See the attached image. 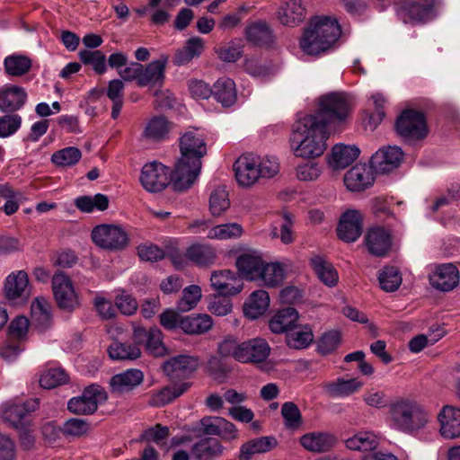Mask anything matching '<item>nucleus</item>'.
Masks as SVG:
<instances>
[{
	"instance_id": "603ef678",
	"label": "nucleus",
	"mask_w": 460,
	"mask_h": 460,
	"mask_svg": "<svg viewBox=\"0 0 460 460\" xmlns=\"http://www.w3.org/2000/svg\"><path fill=\"white\" fill-rule=\"evenodd\" d=\"M109 356L116 360H134L140 357L141 351L137 345L113 341L108 349Z\"/></svg>"
},
{
	"instance_id": "2f4dec72",
	"label": "nucleus",
	"mask_w": 460,
	"mask_h": 460,
	"mask_svg": "<svg viewBox=\"0 0 460 460\" xmlns=\"http://www.w3.org/2000/svg\"><path fill=\"white\" fill-rule=\"evenodd\" d=\"M298 321V313L292 307L278 311L270 320L269 326L274 333H286L296 327Z\"/></svg>"
},
{
	"instance_id": "ddd939ff",
	"label": "nucleus",
	"mask_w": 460,
	"mask_h": 460,
	"mask_svg": "<svg viewBox=\"0 0 460 460\" xmlns=\"http://www.w3.org/2000/svg\"><path fill=\"white\" fill-rule=\"evenodd\" d=\"M435 0H403L398 15L404 22H422L432 18Z\"/></svg>"
},
{
	"instance_id": "c85d7f7f",
	"label": "nucleus",
	"mask_w": 460,
	"mask_h": 460,
	"mask_svg": "<svg viewBox=\"0 0 460 460\" xmlns=\"http://www.w3.org/2000/svg\"><path fill=\"white\" fill-rule=\"evenodd\" d=\"M144 375L138 369H128L113 376L110 381L111 392L123 394L133 390L143 382Z\"/></svg>"
},
{
	"instance_id": "0eeeda50",
	"label": "nucleus",
	"mask_w": 460,
	"mask_h": 460,
	"mask_svg": "<svg viewBox=\"0 0 460 460\" xmlns=\"http://www.w3.org/2000/svg\"><path fill=\"white\" fill-rule=\"evenodd\" d=\"M52 290L59 308L72 312L80 306L79 296L67 275L62 272L54 274L52 277Z\"/></svg>"
},
{
	"instance_id": "4c0bfd02",
	"label": "nucleus",
	"mask_w": 460,
	"mask_h": 460,
	"mask_svg": "<svg viewBox=\"0 0 460 460\" xmlns=\"http://www.w3.org/2000/svg\"><path fill=\"white\" fill-rule=\"evenodd\" d=\"M311 266L319 279L328 287H334L338 283V272L332 264L319 255L310 260Z\"/></svg>"
},
{
	"instance_id": "a211bd4d",
	"label": "nucleus",
	"mask_w": 460,
	"mask_h": 460,
	"mask_svg": "<svg viewBox=\"0 0 460 460\" xmlns=\"http://www.w3.org/2000/svg\"><path fill=\"white\" fill-rule=\"evenodd\" d=\"M263 263L260 252L253 249L243 251L235 261L239 274L250 281H257Z\"/></svg>"
},
{
	"instance_id": "de8ad7c7",
	"label": "nucleus",
	"mask_w": 460,
	"mask_h": 460,
	"mask_svg": "<svg viewBox=\"0 0 460 460\" xmlns=\"http://www.w3.org/2000/svg\"><path fill=\"white\" fill-rule=\"evenodd\" d=\"M313 340L314 334L308 326H297L296 324V327L286 335L288 346L296 349L308 347Z\"/></svg>"
},
{
	"instance_id": "680f3d73",
	"label": "nucleus",
	"mask_w": 460,
	"mask_h": 460,
	"mask_svg": "<svg viewBox=\"0 0 460 460\" xmlns=\"http://www.w3.org/2000/svg\"><path fill=\"white\" fill-rule=\"evenodd\" d=\"M281 415L285 420L286 427L288 429H296L302 423L300 410L292 402L283 403L281 407Z\"/></svg>"
},
{
	"instance_id": "cd10ccee",
	"label": "nucleus",
	"mask_w": 460,
	"mask_h": 460,
	"mask_svg": "<svg viewBox=\"0 0 460 460\" xmlns=\"http://www.w3.org/2000/svg\"><path fill=\"white\" fill-rule=\"evenodd\" d=\"M29 279L24 270H18L9 274L4 282L5 296L9 300L26 298L28 292Z\"/></svg>"
},
{
	"instance_id": "0e129e2a",
	"label": "nucleus",
	"mask_w": 460,
	"mask_h": 460,
	"mask_svg": "<svg viewBox=\"0 0 460 460\" xmlns=\"http://www.w3.org/2000/svg\"><path fill=\"white\" fill-rule=\"evenodd\" d=\"M163 333L157 328L149 330V336L146 342V349L155 357H162L166 353V348L163 343Z\"/></svg>"
},
{
	"instance_id": "4468645a",
	"label": "nucleus",
	"mask_w": 460,
	"mask_h": 460,
	"mask_svg": "<svg viewBox=\"0 0 460 460\" xmlns=\"http://www.w3.org/2000/svg\"><path fill=\"white\" fill-rule=\"evenodd\" d=\"M197 358L189 355H179L164 361L162 368L171 381L185 379L198 367Z\"/></svg>"
},
{
	"instance_id": "a19ab883",
	"label": "nucleus",
	"mask_w": 460,
	"mask_h": 460,
	"mask_svg": "<svg viewBox=\"0 0 460 460\" xmlns=\"http://www.w3.org/2000/svg\"><path fill=\"white\" fill-rule=\"evenodd\" d=\"M285 276V270L280 263L264 262L257 281H261L262 285L267 288H276L283 283Z\"/></svg>"
},
{
	"instance_id": "052dcab7",
	"label": "nucleus",
	"mask_w": 460,
	"mask_h": 460,
	"mask_svg": "<svg viewBox=\"0 0 460 460\" xmlns=\"http://www.w3.org/2000/svg\"><path fill=\"white\" fill-rule=\"evenodd\" d=\"M90 423L79 418H71L62 426L61 431L64 436L71 438H80L90 431Z\"/></svg>"
},
{
	"instance_id": "a878e982",
	"label": "nucleus",
	"mask_w": 460,
	"mask_h": 460,
	"mask_svg": "<svg viewBox=\"0 0 460 460\" xmlns=\"http://www.w3.org/2000/svg\"><path fill=\"white\" fill-rule=\"evenodd\" d=\"M31 325L40 332L48 330L52 325L51 305L43 296H37L31 305Z\"/></svg>"
},
{
	"instance_id": "4d7b16f0",
	"label": "nucleus",
	"mask_w": 460,
	"mask_h": 460,
	"mask_svg": "<svg viewBox=\"0 0 460 460\" xmlns=\"http://www.w3.org/2000/svg\"><path fill=\"white\" fill-rule=\"evenodd\" d=\"M201 298V288L198 285H190L185 288L177 303V308L181 312L193 309Z\"/></svg>"
},
{
	"instance_id": "338daca9",
	"label": "nucleus",
	"mask_w": 460,
	"mask_h": 460,
	"mask_svg": "<svg viewBox=\"0 0 460 460\" xmlns=\"http://www.w3.org/2000/svg\"><path fill=\"white\" fill-rule=\"evenodd\" d=\"M370 101L376 111L369 117L368 123L372 128H375L385 117V107L387 100L382 93H376L371 95Z\"/></svg>"
},
{
	"instance_id": "20e7f679",
	"label": "nucleus",
	"mask_w": 460,
	"mask_h": 460,
	"mask_svg": "<svg viewBox=\"0 0 460 460\" xmlns=\"http://www.w3.org/2000/svg\"><path fill=\"white\" fill-rule=\"evenodd\" d=\"M386 421L393 429L413 433L428 425L429 414L415 399L397 397L388 404Z\"/></svg>"
},
{
	"instance_id": "3c124183",
	"label": "nucleus",
	"mask_w": 460,
	"mask_h": 460,
	"mask_svg": "<svg viewBox=\"0 0 460 460\" xmlns=\"http://www.w3.org/2000/svg\"><path fill=\"white\" fill-rule=\"evenodd\" d=\"M209 211L212 216L222 215L230 206L228 192L225 186L215 187L209 195Z\"/></svg>"
},
{
	"instance_id": "8fccbe9b",
	"label": "nucleus",
	"mask_w": 460,
	"mask_h": 460,
	"mask_svg": "<svg viewBox=\"0 0 460 460\" xmlns=\"http://www.w3.org/2000/svg\"><path fill=\"white\" fill-rule=\"evenodd\" d=\"M243 233V226L238 223H226L212 226L207 237L212 240H228L239 238Z\"/></svg>"
},
{
	"instance_id": "f257e3e1",
	"label": "nucleus",
	"mask_w": 460,
	"mask_h": 460,
	"mask_svg": "<svg viewBox=\"0 0 460 460\" xmlns=\"http://www.w3.org/2000/svg\"><path fill=\"white\" fill-rule=\"evenodd\" d=\"M181 157L172 175V188L183 191L190 188L201 169V158L207 154L203 133L198 128H189L179 140Z\"/></svg>"
},
{
	"instance_id": "5701e85b",
	"label": "nucleus",
	"mask_w": 460,
	"mask_h": 460,
	"mask_svg": "<svg viewBox=\"0 0 460 460\" xmlns=\"http://www.w3.org/2000/svg\"><path fill=\"white\" fill-rule=\"evenodd\" d=\"M210 281L213 288L222 296L236 295L243 288L242 279L227 270L212 273Z\"/></svg>"
},
{
	"instance_id": "69168bd1",
	"label": "nucleus",
	"mask_w": 460,
	"mask_h": 460,
	"mask_svg": "<svg viewBox=\"0 0 460 460\" xmlns=\"http://www.w3.org/2000/svg\"><path fill=\"white\" fill-rule=\"evenodd\" d=\"M215 52L223 62H235L242 57L243 46L232 41L226 46L216 48Z\"/></svg>"
},
{
	"instance_id": "f03ea898",
	"label": "nucleus",
	"mask_w": 460,
	"mask_h": 460,
	"mask_svg": "<svg viewBox=\"0 0 460 460\" xmlns=\"http://www.w3.org/2000/svg\"><path fill=\"white\" fill-rule=\"evenodd\" d=\"M331 131L315 115L299 118L293 125L290 137L295 155L302 158L321 156L326 150Z\"/></svg>"
},
{
	"instance_id": "72a5a7b5",
	"label": "nucleus",
	"mask_w": 460,
	"mask_h": 460,
	"mask_svg": "<svg viewBox=\"0 0 460 460\" xmlns=\"http://www.w3.org/2000/svg\"><path fill=\"white\" fill-rule=\"evenodd\" d=\"M359 153L356 146L336 144L332 149L329 164L334 169H343L352 164Z\"/></svg>"
},
{
	"instance_id": "f3484780",
	"label": "nucleus",
	"mask_w": 460,
	"mask_h": 460,
	"mask_svg": "<svg viewBox=\"0 0 460 460\" xmlns=\"http://www.w3.org/2000/svg\"><path fill=\"white\" fill-rule=\"evenodd\" d=\"M259 157L252 155H241L234 164L235 179L239 185L251 187L260 179Z\"/></svg>"
},
{
	"instance_id": "393cba45",
	"label": "nucleus",
	"mask_w": 460,
	"mask_h": 460,
	"mask_svg": "<svg viewBox=\"0 0 460 460\" xmlns=\"http://www.w3.org/2000/svg\"><path fill=\"white\" fill-rule=\"evenodd\" d=\"M439 432L447 439L460 437V408L444 406L438 415Z\"/></svg>"
},
{
	"instance_id": "c9c22d12",
	"label": "nucleus",
	"mask_w": 460,
	"mask_h": 460,
	"mask_svg": "<svg viewBox=\"0 0 460 460\" xmlns=\"http://www.w3.org/2000/svg\"><path fill=\"white\" fill-rule=\"evenodd\" d=\"M213 324L210 315L198 314L181 318L180 328L187 334H203L211 330Z\"/></svg>"
},
{
	"instance_id": "6e6d98bb",
	"label": "nucleus",
	"mask_w": 460,
	"mask_h": 460,
	"mask_svg": "<svg viewBox=\"0 0 460 460\" xmlns=\"http://www.w3.org/2000/svg\"><path fill=\"white\" fill-rule=\"evenodd\" d=\"M78 55L80 61L92 66L97 74L102 75L106 71V57L101 50L82 49Z\"/></svg>"
},
{
	"instance_id": "2eb2a0df",
	"label": "nucleus",
	"mask_w": 460,
	"mask_h": 460,
	"mask_svg": "<svg viewBox=\"0 0 460 460\" xmlns=\"http://www.w3.org/2000/svg\"><path fill=\"white\" fill-rule=\"evenodd\" d=\"M375 169L366 164H357L344 175V183L350 191L361 192L370 188L375 181Z\"/></svg>"
},
{
	"instance_id": "dca6fc26",
	"label": "nucleus",
	"mask_w": 460,
	"mask_h": 460,
	"mask_svg": "<svg viewBox=\"0 0 460 460\" xmlns=\"http://www.w3.org/2000/svg\"><path fill=\"white\" fill-rule=\"evenodd\" d=\"M276 17L284 26H298L306 17V6L304 0H281Z\"/></svg>"
},
{
	"instance_id": "412c9836",
	"label": "nucleus",
	"mask_w": 460,
	"mask_h": 460,
	"mask_svg": "<svg viewBox=\"0 0 460 460\" xmlns=\"http://www.w3.org/2000/svg\"><path fill=\"white\" fill-rule=\"evenodd\" d=\"M270 348L266 340L253 338L241 342V351L237 355V361L241 363L263 362L270 355Z\"/></svg>"
},
{
	"instance_id": "7ed1b4c3",
	"label": "nucleus",
	"mask_w": 460,
	"mask_h": 460,
	"mask_svg": "<svg viewBox=\"0 0 460 460\" xmlns=\"http://www.w3.org/2000/svg\"><path fill=\"white\" fill-rule=\"evenodd\" d=\"M341 33V26L336 18L315 16L304 29L299 47L307 55L321 56L333 47Z\"/></svg>"
},
{
	"instance_id": "58836bf2",
	"label": "nucleus",
	"mask_w": 460,
	"mask_h": 460,
	"mask_svg": "<svg viewBox=\"0 0 460 460\" xmlns=\"http://www.w3.org/2000/svg\"><path fill=\"white\" fill-rule=\"evenodd\" d=\"M212 95L224 107H229L236 102L234 82L227 77L219 78L213 86Z\"/></svg>"
},
{
	"instance_id": "864d4df0",
	"label": "nucleus",
	"mask_w": 460,
	"mask_h": 460,
	"mask_svg": "<svg viewBox=\"0 0 460 460\" xmlns=\"http://www.w3.org/2000/svg\"><path fill=\"white\" fill-rule=\"evenodd\" d=\"M378 281L383 290L394 292L401 286L402 276L397 268L385 267L378 275Z\"/></svg>"
},
{
	"instance_id": "f8f14e48",
	"label": "nucleus",
	"mask_w": 460,
	"mask_h": 460,
	"mask_svg": "<svg viewBox=\"0 0 460 460\" xmlns=\"http://www.w3.org/2000/svg\"><path fill=\"white\" fill-rule=\"evenodd\" d=\"M429 282L436 290L449 292L456 288L460 282V273L453 263H443L434 267L429 275Z\"/></svg>"
},
{
	"instance_id": "13d9d810",
	"label": "nucleus",
	"mask_w": 460,
	"mask_h": 460,
	"mask_svg": "<svg viewBox=\"0 0 460 460\" xmlns=\"http://www.w3.org/2000/svg\"><path fill=\"white\" fill-rule=\"evenodd\" d=\"M81 151L75 146H69L55 152L51 155V161L58 166H72L81 159Z\"/></svg>"
},
{
	"instance_id": "bb28decb",
	"label": "nucleus",
	"mask_w": 460,
	"mask_h": 460,
	"mask_svg": "<svg viewBox=\"0 0 460 460\" xmlns=\"http://www.w3.org/2000/svg\"><path fill=\"white\" fill-rule=\"evenodd\" d=\"M168 57L162 55L157 60L150 62L145 68L141 65L139 86L161 85L164 80V71Z\"/></svg>"
},
{
	"instance_id": "423d86ee",
	"label": "nucleus",
	"mask_w": 460,
	"mask_h": 460,
	"mask_svg": "<svg viewBox=\"0 0 460 460\" xmlns=\"http://www.w3.org/2000/svg\"><path fill=\"white\" fill-rule=\"evenodd\" d=\"M93 242L104 250L120 251L125 249L129 242L125 229L118 225L102 224L96 226L91 234Z\"/></svg>"
},
{
	"instance_id": "9d476101",
	"label": "nucleus",
	"mask_w": 460,
	"mask_h": 460,
	"mask_svg": "<svg viewBox=\"0 0 460 460\" xmlns=\"http://www.w3.org/2000/svg\"><path fill=\"white\" fill-rule=\"evenodd\" d=\"M397 133L408 139H421L428 134L424 115L421 112L406 110L396 120Z\"/></svg>"
},
{
	"instance_id": "c756f323",
	"label": "nucleus",
	"mask_w": 460,
	"mask_h": 460,
	"mask_svg": "<svg viewBox=\"0 0 460 460\" xmlns=\"http://www.w3.org/2000/svg\"><path fill=\"white\" fill-rule=\"evenodd\" d=\"M27 94L22 87L10 85L0 91V111L13 112L21 109L26 102Z\"/></svg>"
},
{
	"instance_id": "ea45409f",
	"label": "nucleus",
	"mask_w": 460,
	"mask_h": 460,
	"mask_svg": "<svg viewBox=\"0 0 460 460\" xmlns=\"http://www.w3.org/2000/svg\"><path fill=\"white\" fill-rule=\"evenodd\" d=\"M270 305V296L265 290L253 291L244 305V314L250 319H257L264 314Z\"/></svg>"
},
{
	"instance_id": "1a4fd4ad",
	"label": "nucleus",
	"mask_w": 460,
	"mask_h": 460,
	"mask_svg": "<svg viewBox=\"0 0 460 460\" xmlns=\"http://www.w3.org/2000/svg\"><path fill=\"white\" fill-rule=\"evenodd\" d=\"M170 169L158 162L146 164L140 174V183L148 192H159L164 190L172 181Z\"/></svg>"
},
{
	"instance_id": "09e8293b",
	"label": "nucleus",
	"mask_w": 460,
	"mask_h": 460,
	"mask_svg": "<svg viewBox=\"0 0 460 460\" xmlns=\"http://www.w3.org/2000/svg\"><path fill=\"white\" fill-rule=\"evenodd\" d=\"M282 223L280 228L272 226L270 230V237L272 239H280L284 244H290L295 240V234L293 231L294 217L291 213L284 211L281 214Z\"/></svg>"
},
{
	"instance_id": "49530a36",
	"label": "nucleus",
	"mask_w": 460,
	"mask_h": 460,
	"mask_svg": "<svg viewBox=\"0 0 460 460\" xmlns=\"http://www.w3.org/2000/svg\"><path fill=\"white\" fill-rule=\"evenodd\" d=\"M170 128V122L165 117L155 116L146 123L143 136L154 141L162 140L168 135Z\"/></svg>"
},
{
	"instance_id": "c03bdc74",
	"label": "nucleus",
	"mask_w": 460,
	"mask_h": 460,
	"mask_svg": "<svg viewBox=\"0 0 460 460\" xmlns=\"http://www.w3.org/2000/svg\"><path fill=\"white\" fill-rule=\"evenodd\" d=\"M186 257L197 265L207 266L214 262L216 252L208 244L193 243L187 249Z\"/></svg>"
},
{
	"instance_id": "5fc2aeb1",
	"label": "nucleus",
	"mask_w": 460,
	"mask_h": 460,
	"mask_svg": "<svg viewBox=\"0 0 460 460\" xmlns=\"http://www.w3.org/2000/svg\"><path fill=\"white\" fill-rule=\"evenodd\" d=\"M4 65L8 75L18 76L30 70L31 61L25 56L11 55L4 58Z\"/></svg>"
},
{
	"instance_id": "b1692460",
	"label": "nucleus",
	"mask_w": 460,
	"mask_h": 460,
	"mask_svg": "<svg viewBox=\"0 0 460 460\" xmlns=\"http://www.w3.org/2000/svg\"><path fill=\"white\" fill-rule=\"evenodd\" d=\"M340 239L347 243H353L358 239L362 233V217L358 210L346 211L340 219L338 226Z\"/></svg>"
},
{
	"instance_id": "39448f33",
	"label": "nucleus",
	"mask_w": 460,
	"mask_h": 460,
	"mask_svg": "<svg viewBox=\"0 0 460 460\" xmlns=\"http://www.w3.org/2000/svg\"><path fill=\"white\" fill-rule=\"evenodd\" d=\"M353 99L345 92H331L317 98L315 115L322 123L332 131L342 129L350 119Z\"/></svg>"
},
{
	"instance_id": "37998d69",
	"label": "nucleus",
	"mask_w": 460,
	"mask_h": 460,
	"mask_svg": "<svg viewBox=\"0 0 460 460\" xmlns=\"http://www.w3.org/2000/svg\"><path fill=\"white\" fill-rule=\"evenodd\" d=\"M379 445V438L372 431H359L346 440V447L351 450L370 451Z\"/></svg>"
},
{
	"instance_id": "9b49d317",
	"label": "nucleus",
	"mask_w": 460,
	"mask_h": 460,
	"mask_svg": "<svg viewBox=\"0 0 460 460\" xmlns=\"http://www.w3.org/2000/svg\"><path fill=\"white\" fill-rule=\"evenodd\" d=\"M107 399L104 390L97 385L86 387L81 395L73 397L67 403L68 410L75 414H92L98 404Z\"/></svg>"
},
{
	"instance_id": "bf43d9fd",
	"label": "nucleus",
	"mask_w": 460,
	"mask_h": 460,
	"mask_svg": "<svg viewBox=\"0 0 460 460\" xmlns=\"http://www.w3.org/2000/svg\"><path fill=\"white\" fill-rule=\"evenodd\" d=\"M68 379L67 374L60 367L45 370L40 377V385L45 389H52L65 384Z\"/></svg>"
},
{
	"instance_id": "6ab92c4d",
	"label": "nucleus",
	"mask_w": 460,
	"mask_h": 460,
	"mask_svg": "<svg viewBox=\"0 0 460 460\" xmlns=\"http://www.w3.org/2000/svg\"><path fill=\"white\" fill-rule=\"evenodd\" d=\"M403 157L402 150L398 146H387L377 150L370 163L376 172L385 173L397 168Z\"/></svg>"
},
{
	"instance_id": "f704fd0d",
	"label": "nucleus",
	"mask_w": 460,
	"mask_h": 460,
	"mask_svg": "<svg viewBox=\"0 0 460 460\" xmlns=\"http://www.w3.org/2000/svg\"><path fill=\"white\" fill-rule=\"evenodd\" d=\"M277 444V439L274 437H261L251 439L241 446L239 459L250 460L256 454H263L272 450Z\"/></svg>"
},
{
	"instance_id": "774afa93",
	"label": "nucleus",
	"mask_w": 460,
	"mask_h": 460,
	"mask_svg": "<svg viewBox=\"0 0 460 460\" xmlns=\"http://www.w3.org/2000/svg\"><path fill=\"white\" fill-rule=\"evenodd\" d=\"M137 254L142 261H158L164 257V250L151 243L139 244Z\"/></svg>"
},
{
	"instance_id": "e2e57ef3",
	"label": "nucleus",
	"mask_w": 460,
	"mask_h": 460,
	"mask_svg": "<svg viewBox=\"0 0 460 460\" xmlns=\"http://www.w3.org/2000/svg\"><path fill=\"white\" fill-rule=\"evenodd\" d=\"M443 335L441 331H438V333L431 332L429 335H417L409 341V349L413 353H419L426 347L435 344Z\"/></svg>"
},
{
	"instance_id": "473e14b6",
	"label": "nucleus",
	"mask_w": 460,
	"mask_h": 460,
	"mask_svg": "<svg viewBox=\"0 0 460 460\" xmlns=\"http://www.w3.org/2000/svg\"><path fill=\"white\" fill-rule=\"evenodd\" d=\"M189 387L190 385L184 382L172 385H167L160 390L152 391L149 394L148 404L154 407L164 406L172 402L177 397L183 394Z\"/></svg>"
},
{
	"instance_id": "a18cd8bd",
	"label": "nucleus",
	"mask_w": 460,
	"mask_h": 460,
	"mask_svg": "<svg viewBox=\"0 0 460 460\" xmlns=\"http://www.w3.org/2000/svg\"><path fill=\"white\" fill-rule=\"evenodd\" d=\"M223 450L224 447L219 441L212 438H204L194 444L191 454L198 460H206L222 455Z\"/></svg>"
},
{
	"instance_id": "4be33fe9",
	"label": "nucleus",
	"mask_w": 460,
	"mask_h": 460,
	"mask_svg": "<svg viewBox=\"0 0 460 460\" xmlns=\"http://www.w3.org/2000/svg\"><path fill=\"white\" fill-rule=\"evenodd\" d=\"M301 447L311 453L321 454L330 451L337 443L336 437L325 431L307 432L299 438Z\"/></svg>"
},
{
	"instance_id": "e433bc0d",
	"label": "nucleus",
	"mask_w": 460,
	"mask_h": 460,
	"mask_svg": "<svg viewBox=\"0 0 460 460\" xmlns=\"http://www.w3.org/2000/svg\"><path fill=\"white\" fill-rule=\"evenodd\" d=\"M203 49L204 40L199 37H192L187 40L183 48L176 50L173 63L176 66L187 65L193 58L199 57Z\"/></svg>"
},
{
	"instance_id": "7c9ffc66",
	"label": "nucleus",
	"mask_w": 460,
	"mask_h": 460,
	"mask_svg": "<svg viewBox=\"0 0 460 460\" xmlns=\"http://www.w3.org/2000/svg\"><path fill=\"white\" fill-rule=\"evenodd\" d=\"M247 41L257 46H267L274 41L273 31L265 21L249 23L244 31Z\"/></svg>"
},
{
	"instance_id": "6e6552de",
	"label": "nucleus",
	"mask_w": 460,
	"mask_h": 460,
	"mask_svg": "<svg viewBox=\"0 0 460 460\" xmlns=\"http://www.w3.org/2000/svg\"><path fill=\"white\" fill-rule=\"evenodd\" d=\"M38 407V399H30L25 402L9 401L0 406V416L9 426L20 429L26 426L27 415Z\"/></svg>"
},
{
	"instance_id": "79ce46f5",
	"label": "nucleus",
	"mask_w": 460,
	"mask_h": 460,
	"mask_svg": "<svg viewBox=\"0 0 460 460\" xmlns=\"http://www.w3.org/2000/svg\"><path fill=\"white\" fill-rule=\"evenodd\" d=\"M363 383L358 378H337L324 385L329 395L332 397H347L358 391Z\"/></svg>"
},
{
	"instance_id": "aec40b11",
	"label": "nucleus",
	"mask_w": 460,
	"mask_h": 460,
	"mask_svg": "<svg viewBox=\"0 0 460 460\" xmlns=\"http://www.w3.org/2000/svg\"><path fill=\"white\" fill-rule=\"evenodd\" d=\"M365 243L367 251L376 257H385L392 248L393 239L389 230L376 226L370 228L366 236Z\"/></svg>"
}]
</instances>
